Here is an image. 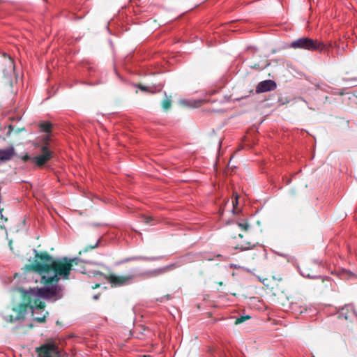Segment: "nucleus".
I'll return each mask as SVG.
<instances>
[{"label": "nucleus", "mask_w": 357, "mask_h": 357, "mask_svg": "<svg viewBox=\"0 0 357 357\" xmlns=\"http://www.w3.org/2000/svg\"><path fill=\"white\" fill-rule=\"evenodd\" d=\"M18 291L21 294L23 303H19L12 308V310L16 313V316L9 314L4 317L5 321L9 323L24 319L29 308L33 310L36 307L38 310H45V303L41 301L38 297L53 301L62 297L61 287L58 284L54 283L29 290L20 288Z\"/></svg>", "instance_id": "f257e3e1"}, {"label": "nucleus", "mask_w": 357, "mask_h": 357, "mask_svg": "<svg viewBox=\"0 0 357 357\" xmlns=\"http://www.w3.org/2000/svg\"><path fill=\"white\" fill-rule=\"evenodd\" d=\"M34 264L30 269L38 273L41 276L40 283L44 285L58 284L61 278L68 280L70 274V264H67L66 257L55 259L47 252L36 251Z\"/></svg>", "instance_id": "f03ea898"}, {"label": "nucleus", "mask_w": 357, "mask_h": 357, "mask_svg": "<svg viewBox=\"0 0 357 357\" xmlns=\"http://www.w3.org/2000/svg\"><path fill=\"white\" fill-rule=\"evenodd\" d=\"M266 287L267 294L273 302L279 305L288 304L287 291L291 281L284 269L280 266H273L268 277L261 280Z\"/></svg>", "instance_id": "7ed1b4c3"}, {"label": "nucleus", "mask_w": 357, "mask_h": 357, "mask_svg": "<svg viewBox=\"0 0 357 357\" xmlns=\"http://www.w3.org/2000/svg\"><path fill=\"white\" fill-rule=\"evenodd\" d=\"M290 47L294 49H303L308 51L319 50L320 52L326 49V45L322 42L307 37L300 38L294 40L290 44Z\"/></svg>", "instance_id": "20e7f679"}, {"label": "nucleus", "mask_w": 357, "mask_h": 357, "mask_svg": "<svg viewBox=\"0 0 357 357\" xmlns=\"http://www.w3.org/2000/svg\"><path fill=\"white\" fill-rule=\"evenodd\" d=\"M105 278L111 284L112 287H121L128 284L135 278V275H115L114 274L105 275Z\"/></svg>", "instance_id": "39448f33"}, {"label": "nucleus", "mask_w": 357, "mask_h": 357, "mask_svg": "<svg viewBox=\"0 0 357 357\" xmlns=\"http://www.w3.org/2000/svg\"><path fill=\"white\" fill-rule=\"evenodd\" d=\"M42 154L33 158V160L38 167H42L48 162L53 156V152L50 151L47 145H43L41 148Z\"/></svg>", "instance_id": "423d86ee"}, {"label": "nucleus", "mask_w": 357, "mask_h": 357, "mask_svg": "<svg viewBox=\"0 0 357 357\" xmlns=\"http://www.w3.org/2000/svg\"><path fill=\"white\" fill-rule=\"evenodd\" d=\"M3 61L1 63L3 76L5 77H11L15 70L14 62L12 59L3 54Z\"/></svg>", "instance_id": "0eeeda50"}, {"label": "nucleus", "mask_w": 357, "mask_h": 357, "mask_svg": "<svg viewBox=\"0 0 357 357\" xmlns=\"http://www.w3.org/2000/svg\"><path fill=\"white\" fill-rule=\"evenodd\" d=\"M276 83L271 80H264L259 82L256 87V93H261L264 92L273 91L276 89Z\"/></svg>", "instance_id": "6e6552de"}, {"label": "nucleus", "mask_w": 357, "mask_h": 357, "mask_svg": "<svg viewBox=\"0 0 357 357\" xmlns=\"http://www.w3.org/2000/svg\"><path fill=\"white\" fill-rule=\"evenodd\" d=\"M287 299H288V304L285 305H281L282 307H284L287 308V310H291L294 312H298L300 314L303 313V311H306V307L301 306L300 305L299 302H296L293 301H290L291 298V296L289 294V291H287Z\"/></svg>", "instance_id": "1a4fd4ad"}, {"label": "nucleus", "mask_w": 357, "mask_h": 357, "mask_svg": "<svg viewBox=\"0 0 357 357\" xmlns=\"http://www.w3.org/2000/svg\"><path fill=\"white\" fill-rule=\"evenodd\" d=\"M355 313L352 310L351 306L346 305L337 313V318L340 319L351 320Z\"/></svg>", "instance_id": "9d476101"}, {"label": "nucleus", "mask_w": 357, "mask_h": 357, "mask_svg": "<svg viewBox=\"0 0 357 357\" xmlns=\"http://www.w3.org/2000/svg\"><path fill=\"white\" fill-rule=\"evenodd\" d=\"M15 151L13 146L6 149H0V161L6 162L10 160L15 155Z\"/></svg>", "instance_id": "9b49d317"}, {"label": "nucleus", "mask_w": 357, "mask_h": 357, "mask_svg": "<svg viewBox=\"0 0 357 357\" xmlns=\"http://www.w3.org/2000/svg\"><path fill=\"white\" fill-rule=\"evenodd\" d=\"M169 270V267H162L157 269H154L152 271H149L146 273H142V275L147 276V277H157L160 275H162L165 273H166L167 271Z\"/></svg>", "instance_id": "f8f14e48"}, {"label": "nucleus", "mask_w": 357, "mask_h": 357, "mask_svg": "<svg viewBox=\"0 0 357 357\" xmlns=\"http://www.w3.org/2000/svg\"><path fill=\"white\" fill-rule=\"evenodd\" d=\"M38 309L36 307L33 308V310H31L32 311V315L33 317V320L38 323H45L46 321V317L49 315L48 311H45L43 315L40 316V314H38V316H35V314L37 313ZM43 311L44 310H41Z\"/></svg>", "instance_id": "ddd939ff"}, {"label": "nucleus", "mask_w": 357, "mask_h": 357, "mask_svg": "<svg viewBox=\"0 0 357 357\" xmlns=\"http://www.w3.org/2000/svg\"><path fill=\"white\" fill-rule=\"evenodd\" d=\"M5 128H7V132L6 136L10 137L13 135H18L22 131H25V128L24 127L22 128H15L12 125H8L7 127H5Z\"/></svg>", "instance_id": "4468645a"}, {"label": "nucleus", "mask_w": 357, "mask_h": 357, "mask_svg": "<svg viewBox=\"0 0 357 357\" xmlns=\"http://www.w3.org/2000/svg\"><path fill=\"white\" fill-rule=\"evenodd\" d=\"M255 243L250 241H246L241 243L240 245H238L237 246L235 247V248L241 249V250H246L255 247Z\"/></svg>", "instance_id": "2eb2a0df"}, {"label": "nucleus", "mask_w": 357, "mask_h": 357, "mask_svg": "<svg viewBox=\"0 0 357 357\" xmlns=\"http://www.w3.org/2000/svg\"><path fill=\"white\" fill-rule=\"evenodd\" d=\"M100 239H98L94 244L86 246L82 250L79 252V254L87 252L93 249L97 248L99 246Z\"/></svg>", "instance_id": "dca6fc26"}, {"label": "nucleus", "mask_w": 357, "mask_h": 357, "mask_svg": "<svg viewBox=\"0 0 357 357\" xmlns=\"http://www.w3.org/2000/svg\"><path fill=\"white\" fill-rule=\"evenodd\" d=\"M40 128L43 132H50L52 130V123L49 121H45L40 123Z\"/></svg>", "instance_id": "f3484780"}, {"label": "nucleus", "mask_w": 357, "mask_h": 357, "mask_svg": "<svg viewBox=\"0 0 357 357\" xmlns=\"http://www.w3.org/2000/svg\"><path fill=\"white\" fill-rule=\"evenodd\" d=\"M172 106V100L169 98H166L162 102V107L164 110L167 111Z\"/></svg>", "instance_id": "a211bd4d"}, {"label": "nucleus", "mask_w": 357, "mask_h": 357, "mask_svg": "<svg viewBox=\"0 0 357 357\" xmlns=\"http://www.w3.org/2000/svg\"><path fill=\"white\" fill-rule=\"evenodd\" d=\"M67 264H70V271H72L73 266L77 265L79 262V259L77 257L68 259L66 257Z\"/></svg>", "instance_id": "6ab92c4d"}, {"label": "nucleus", "mask_w": 357, "mask_h": 357, "mask_svg": "<svg viewBox=\"0 0 357 357\" xmlns=\"http://www.w3.org/2000/svg\"><path fill=\"white\" fill-rule=\"evenodd\" d=\"M250 319V316L245 315V316H241L236 319L234 324L236 325L240 324L245 321L246 320H248Z\"/></svg>", "instance_id": "aec40b11"}, {"label": "nucleus", "mask_w": 357, "mask_h": 357, "mask_svg": "<svg viewBox=\"0 0 357 357\" xmlns=\"http://www.w3.org/2000/svg\"><path fill=\"white\" fill-rule=\"evenodd\" d=\"M142 221L144 222L146 225L151 224V222H153L154 220L151 216H149L146 215H142L141 216Z\"/></svg>", "instance_id": "412c9836"}, {"label": "nucleus", "mask_w": 357, "mask_h": 357, "mask_svg": "<svg viewBox=\"0 0 357 357\" xmlns=\"http://www.w3.org/2000/svg\"><path fill=\"white\" fill-rule=\"evenodd\" d=\"M238 226L243 231H247L250 229V225L247 221H244L243 222H238Z\"/></svg>", "instance_id": "4be33fe9"}, {"label": "nucleus", "mask_w": 357, "mask_h": 357, "mask_svg": "<svg viewBox=\"0 0 357 357\" xmlns=\"http://www.w3.org/2000/svg\"><path fill=\"white\" fill-rule=\"evenodd\" d=\"M136 87H137L139 89H140L142 91L144 92H151L150 88L144 86L142 84H137L135 85Z\"/></svg>", "instance_id": "5701e85b"}, {"label": "nucleus", "mask_w": 357, "mask_h": 357, "mask_svg": "<svg viewBox=\"0 0 357 357\" xmlns=\"http://www.w3.org/2000/svg\"><path fill=\"white\" fill-rule=\"evenodd\" d=\"M130 260H147V257H142V256L134 257H131V258L125 259V261H128Z\"/></svg>", "instance_id": "b1692460"}, {"label": "nucleus", "mask_w": 357, "mask_h": 357, "mask_svg": "<svg viewBox=\"0 0 357 357\" xmlns=\"http://www.w3.org/2000/svg\"><path fill=\"white\" fill-rule=\"evenodd\" d=\"M22 159L24 161V162H26L28 161L29 160L31 159V157L26 153V155H24Z\"/></svg>", "instance_id": "393cba45"}, {"label": "nucleus", "mask_w": 357, "mask_h": 357, "mask_svg": "<svg viewBox=\"0 0 357 357\" xmlns=\"http://www.w3.org/2000/svg\"><path fill=\"white\" fill-rule=\"evenodd\" d=\"M232 203H233L234 208H235L236 205L238 204V197L237 196L236 197L235 201H233Z\"/></svg>", "instance_id": "a878e982"}, {"label": "nucleus", "mask_w": 357, "mask_h": 357, "mask_svg": "<svg viewBox=\"0 0 357 357\" xmlns=\"http://www.w3.org/2000/svg\"><path fill=\"white\" fill-rule=\"evenodd\" d=\"M251 67L253 68H257V69H260V70L263 69V68H261L259 64L258 65L255 64V65L252 66Z\"/></svg>", "instance_id": "bb28decb"}, {"label": "nucleus", "mask_w": 357, "mask_h": 357, "mask_svg": "<svg viewBox=\"0 0 357 357\" xmlns=\"http://www.w3.org/2000/svg\"><path fill=\"white\" fill-rule=\"evenodd\" d=\"M99 287H100V284H95V286H93L92 288L93 289H96V288H98Z\"/></svg>", "instance_id": "cd10ccee"}, {"label": "nucleus", "mask_w": 357, "mask_h": 357, "mask_svg": "<svg viewBox=\"0 0 357 357\" xmlns=\"http://www.w3.org/2000/svg\"><path fill=\"white\" fill-rule=\"evenodd\" d=\"M56 325H58V326H61V321H59V320L56 321Z\"/></svg>", "instance_id": "c85d7f7f"}, {"label": "nucleus", "mask_w": 357, "mask_h": 357, "mask_svg": "<svg viewBox=\"0 0 357 357\" xmlns=\"http://www.w3.org/2000/svg\"><path fill=\"white\" fill-rule=\"evenodd\" d=\"M98 297H99V296H98V295H96V296H93V298H94V299H98Z\"/></svg>", "instance_id": "c756f323"}, {"label": "nucleus", "mask_w": 357, "mask_h": 357, "mask_svg": "<svg viewBox=\"0 0 357 357\" xmlns=\"http://www.w3.org/2000/svg\"><path fill=\"white\" fill-rule=\"evenodd\" d=\"M218 284L220 285V286H222L223 284H222V282H218Z\"/></svg>", "instance_id": "7c9ffc66"}, {"label": "nucleus", "mask_w": 357, "mask_h": 357, "mask_svg": "<svg viewBox=\"0 0 357 357\" xmlns=\"http://www.w3.org/2000/svg\"><path fill=\"white\" fill-rule=\"evenodd\" d=\"M238 236H239L240 238H241L243 237V234H238Z\"/></svg>", "instance_id": "2f4dec72"}, {"label": "nucleus", "mask_w": 357, "mask_h": 357, "mask_svg": "<svg viewBox=\"0 0 357 357\" xmlns=\"http://www.w3.org/2000/svg\"><path fill=\"white\" fill-rule=\"evenodd\" d=\"M165 297H166L167 300H168L169 298V296L168 294L166 295Z\"/></svg>", "instance_id": "473e14b6"}]
</instances>
